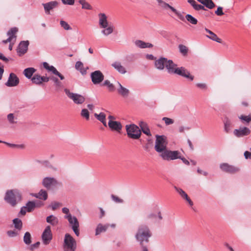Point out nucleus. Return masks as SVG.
I'll list each match as a JSON object with an SVG mask.
<instances>
[{
    "mask_svg": "<svg viewBox=\"0 0 251 251\" xmlns=\"http://www.w3.org/2000/svg\"><path fill=\"white\" fill-rule=\"evenodd\" d=\"M152 236V233L149 226L145 224L140 225L135 235L136 240L139 242L141 246L149 242V238Z\"/></svg>",
    "mask_w": 251,
    "mask_h": 251,
    "instance_id": "nucleus-1",
    "label": "nucleus"
},
{
    "mask_svg": "<svg viewBox=\"0 0 251 251\" xmlns=\"http://www.w3.org/2000/svg\"><path fill=\"white\" fill-rule=\"evenodd\" d=\"M22 195L18 189L7 190L4 197V201L11 206H15L22 201Z\"/></svg>",
    "mask_w": 251,
    "mask_h": 251,
    "instance_id": "nucleus-2",
    "label": "nucleus"
},
{
    "mask_svg": "<svg viewBox=\"0 0 251 251\" xmlns=\"http://www.w3.org/2000/svg\"><path fill=\"white\" fill-rule=\"evenodd\" d=\"M167 141L164 135H156L154 149L158 153H161L167 149Z\"/></svg>",
    "mask_w": 251,
    "mask_h": 251,
    "instance_id": "nucleus-3",
    "label": "nucleus"
},
{
    "mask_svg": "<svg viewBox=\"0 0 251 251\" xmlns=\"http://www.w3.org/2000/svg\"><path fill=\"white\" fill-rule=\"evenodd\" d=\"M181 153L178 151H171L166 149L160 153L159 156L165 161H170L180 158Z\"/></svg>",
    "mask_w": 251,
    "mask_h": 251,
    "instance_id": "nucleus-4",
    "label": "nucleus"
},
{
    "mask_svg": "<svg viewBox=\"0 0 251 251\" xmlns=\"http://www.w3.org/2000/svg\"><path fill=\"white\" fill-rule=\"evenodd\" d=\"M126 130L127 136L133 139H139L141 134V132L139 127L134 124L126 125Z\"/></svg>",
    "mask_w": 251,
    "mask_h": 251,
    "instance_id": "nucleus-5",
    "label": "nucleus"
},
{
    "mask_svg": "<svg viewBox=\"0 0 251 251\" xmlns=\"http://www.w3.org/2000/svg\"><path fill=\"white\" fill-rule=\"evenodd\" d=\"M64 242V248L66 251H75L76 249V241L69 233L65 235Z\"/></svg>",
    "mask_w": 251,
    "mask_h": 251,
    "instance_id": "nucleus-6",
    "label": "nucleus"
},
{
    "mask_svg": "<svg viewBox=\"0 0 251 251\" xmlns=\"http://www.w3.org/2000/svg\"><path fill=\"white\" fill-rule=\"evenodd\" d=\"M64 218L68 220L73 231L77 236H78L79 235V224L76 217L72 215H65Z\"/></svg>",
    "mask_w": 251,
    "mask_h": 251,
    "instance_id": "nucleus-7",
    "label": "nucleus"
},
{
    "mask_svg": "<svg viewBox=\"0 0 251 251\" xmlns=\"http://www.w3.org/2000/svg\"><path fill=\"white\" fill-rule=\"evenodd\" d=\"M64 92L68 98L72 100L75 104H81L85 101V98L81 95L71 92L68 89H65Z\"/></svg>",
    "mask_w": 251,
    "mask_h": 251,
    "instance_id": "nucleus-8",
    "label": "nucleus"
},
{
    "mask_svg": "<svg viewBox=\"0 0 251 251\" xmlns=\"http://www.w3.org/2000/svg\"><path fill=\"white\" fill-rule=\"evenodd\" d=\"M92 82L95 85L100 83L104 80V75L99 70L95 71L91 74Z\"/></svg>",
    "mask_w": 251,
    "mask_h": 251,
    "instance_id": "nucleus-9",
    "label": "nucleus"
},
{
    "mask_svg": "<svg viewBox=\"0 0 251 251\" xmlns=\"http://www.w3.org/2000/svg\"><path fill=\"white\" fill-rule=\"evenodd\" d=\"M43 185L47 189H50L58 184V182L54 177H46L43 179Z\"/></svg>",
    "mask_w": 251,
    "mask_h": 251,
    "instance_id": "nucleus-10",
    "label": "nucleus"
},
{
    "mask_svg": "<svg viewBox=\"0 0 251 251\" xmlns=\"http://www.w3.org/2000/svg\"><path fill=\"white\" fill-rule=\"evenodd\" d=\"M42 239L45 245H48L50 243L52 239V233L50 226H48L45 227L42 235Z\"/></svg>",
    "mask_w": 251,
    "mask_h": 251,
    "instance_id": "nucleus-11",
    "label": "nucleus"
},
{
    "mask_svg": "<svg viewBox=\"0 0 251 251\" xmlns=\"http://www.w3.org/2000/svg\"><path fill=\"white\" fill-rule=\"evenodd\" d=\"M59 2L56 0L50 1L46 3H42L45 13L47 15H50V11L58 6Z\"/></svg>",
    "mask_w": 251,
    "mask_h": 251,
    "instance_id": "nucleus-12",
    "label": "nucleus"
},
{
    "mask_svg": "<svg viewBox=\"0 0 251 251\" xmlns=\"http://www.w3.org/2000/svg\"><path fill=\"white\" fill-rule=\"evenodd\" d=\"M220 169L226 173L233 174L240 171L239 168L231 165L226 163H223L220 165Z\"/></svg>",
    "mask_w": 251,
    "mask_h": 251,
    "instance_id": "nucleus-13",
    "label": "nucleus"
},
{
    "mask_svg": "<svg viewBox=\"0 0 251 251\" xmlns=\"http://www.w3.org/2000/svg\"><path fill=\"white\" fill-rule=\"evenodd\" d=\"M251 133V130L247 127H240L233 131L234 135L237 137H242L248 136Z\"/></svg>",
    "mask_w": 251,
    "mask_h": 251,
    "instance_id": "nucleus-14",
    "label": "nucleus"
},
{
    "mask_svg": "<svg viewBox=\"0 0 251 251\" xmlns=\"http://www.w3.org/2000/svg\"><path fill=\"white\" fill-rule=\"evenodd\" d=\"M19 79L14 73H10L5 85L8 87H15L19 83Z\"/></svg>",
    "mask_w": 251,
    "mask_h": 251,
    "instance_id": "nucleus-15",
    "label": "nucleus"
},
{
    "mask_svg": "<svg viewBox=\"0 0 251 251\" xmlns=\"http://www.w3.org/2000/svg\"><path fill=\"white\" fill-rule=\"evenodd\" d=\"M175 74H177L181 76L188 78L191 80L194 79V76L191 75L189 72L183 67H177L176 69H175Z\"/></svg>",
    "mask_w": 251,
    "mask_h": 251,
    "instance_id": "nucleus-16",
    "label": "nucleus"
},
{
    "mask_svg": "<svg viewBox=\"0 0 251 251\" xmlns=\"http://www.w3.org/2000/svg\"><path fill=\"white\" fill-rule=\"evenodd\" d=\"M18 28L14 27L11 28L8 32H7V35L8 36V38L5 40H3L2 42L4 44H6L8 42H12L13 40H14V42L16 41V36L15 34L18 32Z\"/></svg>",
    "mask_w": 251,
    "mask_h": 251,
    "instance_id": "nucleus-17",
    "label": "nucleus"
},
{
    "mask_svg": "<svg viewBox=\"0 0 251 251\" xmlns=\"http://www.w3.org/2000/svg\"><path fill=\"white\" fill-rule=\"evenodd\" d=\"M108 126L111 130L121 133L122 129V125L120 122L109 121Z\"/></svg>",
    "mask_w": 251,
    "mask_h": 251,
    "instance_id": "nucleus-18",
    "label": "nucleus"
},
{
    "mask_svg": "<svg viewBox=\"0 0 251 251\" xmlns=\"http://www.w3.org/2000/svg\"><path fill=\"white\" fill-rule=\"evenodd\" d=\"M145 219L147 221H160L162 219V216L160 211H159L157 215L151 212L146 215Z\"/></svg>",
    "mask_w": 251,
    "mask_h": 251,
    "instance_id": "nucleus-19",
    "label": "nucleus"
},
{
    "mask_svg": "<svg viewBox=\"0 0 251 251\" xmlns=\"http://www.w3.org/2000/svg\"><path fill=\"white\" fill-rule=\"evenodd\" d=\"M28 45L29 42L28 41H23L20 42L17 49V52L20 55L24 54L26 52Z\"/></svg>",
    "mask_w": 251,
    "mask_h": 251,
    "instance_id": "nucleus-20",
    "label": "nucleus"
},
{
    "mask_svg": "<svg viewBox=\"0 0 251 251\" xmlns=\"http://www.w3.org/2000/svg\"><path fill=\"white\" fill-rule=\"evenodd\" d=\"M98 17L99 24L100 27H106L109 24L106 15L104 13H100L99 14Z\"/></svg>",
    "mask_w": 251,
    "mask_h": 251,
    "instance_id": "nucleus-21",
    "label": "nucleus"
},
{
    "mask_svg": "<svg viewBox=\"0 0 251 251\" xmlns=\"http://www.w3.org/2000/svg\"><path fill=\"white\" fill-rule=\"evenodd\" d=\"M177 65L173 62L172 60L167 61L165 67L169 74H175V69H177Z\"/></svg>",
    "mask_w": 251,
    "mask_h": 251,
    "instance_id": "nucleus-22",
    "label": "nucleus"
},
{
    "mask_svg": "<svg viewBox=\"0 0 251 251\" xmlns=\"http://www.w3.org/2000/svg\"><path fill=\"white\" fill-rule=\"evenodd\" d=\"M174 189L182 198L186 200L190 205L192 206L193 205V201L188 197L187 194L182 189L178 188L176 186H174Z\"/></svg>",
    "mask_w": 251,
    "mask_h": 251,
    "instance_id": "nucleus-23",
    "label": "nucleus"
},
{
    "mask_svg": "<svg viewBox=\"0 0 251 251\" xmlns=\"http://www.w3.org/2000/svg\"><path fill=\"white\" fill-rule=\"evenodd\" d=\"M117 84L119 86V88L117 89V92L119 93V94H120L123 97H127L130 93L129 90L128 89L123 86L118 81Z\"/></svg>",
    "mask_w": 251,
    "mask_h": 251,
    "instance_id": "nucleus-24",
    "label": "nucleus"
},
{
    "mask_svg": "<svg viewBox=\"0 0 251 251\" xmlns=\"http://www.w3.org/2000/svg\"><path fill=\"white\" fill-rule=\"evenodd\" d=\"M167 61V58L165 57H160L155 61L154 63L155 67L160 70H163L166 66Z\"/></svg>",
    "mask_w": 251,
    "mask_h": 251,
    "instance_id": "nucleus-25",
    "label": "nucleus"
},
{
    "mask_svg": "<svg viewBox=\"0 0 251 251\" xmlns=\"http://www.w3.org/2000/svg\"><path fill=\"white\" fill-rule=\"evenodd\" d=\"M46 222L53 226H57L59 224V219L54 215H50L47 217Z\"/></svg>",
    "mask_w": 251,
    "mask_h": 251,
    "instance_id": "nucleus-26",
    "label": "nucleus"
},
{
    "mask_svg": "<svg viewBox=\"0 0 251 251\" xmlns=\"http://www.w3.org/2000/svg\"><path fill=\"white\" fill-rule=\"evenodd\" d=\"M111 66L116 70L119 73L122 74L126 73V68L122 65L120 62L116 61L112 63Z\"/></svg>",
    "mask_w": 251,
    "mask_h": 251,
    "instance_id": "nucleus-27",
    "label": "nucleus"
},
{
    "mask_svg": "<svg viewBox=\"0 0 251 251\" xmlns=\"http://www.w3.org/2000/svg\"><path fill=\"white\" fill-rule=\"evenodd\" d=\"M135 45L141 49L150 48L153 47V45L149 43H146L142 40H137L135 41Z\"/></svg>",
    "mask_w": 251,
    "mask_h": 251,
    "instance_id": "nucleus-28",
    "label": "nucleus"
},
{
    "mask_svg": "<svg viewBox=\"0 0 251 251\" xmlns=\"http://www.w3.org/2000/svg\"><path fill=\"white\" fill-rule=\"evenodd\" d=\"M101 28H102L101 33L104 36H107L113 32L114 26L112 25H108L106 27H101Z\"/></svg>",
    "mask_w": 251,
    "mask_h": 251,
    "instance_id": "nucleus-29",
    "label": "nucleus"
},
{
    "mask_svg": "<svg viewBox=\"0 0 251 251\" xmlns=\"http://www.w3.org/2000/svg\"><path fill=\"white\" fill-rule=\"evenodd\" d=\"M75 68L80 72L82 75H85L87 73V70L88 69V67L84 68L83 63L79 61L76 62L75 65Z\"/></svg>",
    "mask_w": 251,
    "mask_h": 251,
    "instance_id": "nucleus-30",
    "label": "nucleus"
},
{
    "mask_svg": "<svg viewBox=\"0 0 251 251\" xmlns=\"http://www.w3.org/2000/svg\"><path fill=\"white\" fill-rule=\"evenodd\" d=\"M205 30L207 33L209 34V35H206L207 38L218 43H220L222 42V40L219 38L214 33L208 29L207 28H205Z\"/></svg>",
    "mask_w": 251,
    "mask_h": 251,
    "instance_id": "nucleus-31",
    "label": "nucleus"
},
{
    "mask_svg": "<svg viewBox=\"0 0 251 251\" xmlns=\"http://www.w3.org/2000/svg\"><path fill=\"white\" fill-rule=\"evenodd\" d=\"M94 116L98 120L101 122L104 126H107L106 115L104 113L100 112V114L95 113Z\"/></svg>",
    "mask_w": 251,
    "mask_h": 251,
    "instance_id": "nucleus-32",
    "label": "nucleus"
},
{
    "mask_svg": "<svg viewBox=\"0 0 251 251\" xmlns=\"http://www.w3.org/2000/svg\"><path fill=\"white\" fill-rule=\"evenodd\" d=\"M140 126L141 127L142 132L149 136H151V134L150 132V130L148 126V125L144 122H141L139 124Z\"/></svg>",
    "mask_w": 251,
    "mask_h": 251,
    "instance_id": "nucleus-33",
    "label": "nucleus"
},
{
    "mask_svg": "<svg viewBox=\"0 0 251 251\" xmlns=\"http://www.w3.org/2000/svg\"><path fill=\"white\" fill-rule=\"evenodd\" d=\"M36 69L33 68H27L25 69L23 72L25 76L28 79H31L33 74L35 72Z\"/></svg>",
    "mask_w": 251,
    "mask_h": 251,
    "instance_id": "nucleus-34",
    "label": "nucleus"
},
{
    "mask_svg": "<svg viewBox=\"0 0 251 251\" xmlns=\"http://www.w3.org/2000/svg\"><path fill=\"white\" fill-rule=\"evenodd\" d=\"M109 227V225H102L99 224L96 229V235H99L102 232H105Z\"/></svg>",
    "mask_w": 251,
    "mask_h": 251,
    "instance_id": "nucleus-35",
    "label": "nucleus"
},
{
    "mask_svg": "<svg viewBox=\"0 0 251 251\" xmlns=\"http://www.w3.org/2000/svg\"><path fill=\"white\" fill-rule=\"evenodd\" d=\"M34 196L37 198H38L43 200H46L48 198V194L46 191L41 189L39 193L35 194Z\"/></svg>",
    "mask_w": 251,
    "mask_h": 251,
    "instance_id": "nucleus-36",
    "label": "nucleus"
},
{
    "mask_svg": "<svg viewBox=\"0 0 251 251\" xmlns=\"http://www.w3.org/2000/svg\"><path fill=\"white\" fill-rule=\"evenodd\" d=\"M43 66L45 69L49 72H51L54 75H55L58 72V71L54 66H50L49 64L46 62L43 63Z\"/></svg>",
    "mask_w": 251,
    "mask_h": 251,
    "instance_id": "nucleus-37",
    "label": "nucleus"
},
{
    "mask_svg": "<svg viewBox=\"0 0 251 251\" xmlns=\"http://www.w3.org/2000/svg\"><path fill=\"white\" fill-rule=\"evenodd\" d=\"M201 3L209 9H212L215 6V4L212 0H201Z\"/></svg>",
    "mask_w": 251,
    "mask_h": 251,
    "instance_id": "nucleus-38",
    "label": "nucleus"
},
{
    "mask_svg": "<svg viewBox=\"0 0 251 251\" xmlns=\"http://www.w3.org/2000/svg\"><path fill=\"white\" fill-rule=\"evenodd\" d=\"M78 2L82 5V8L87 10L92 9V6L85 0H79Z\"/></svg>",
    "mask_w": 251,
    "mask_h": 251,
    "instance_id": "nucleus-39",
    "label": "nucleus"
},
{
    "mask_svg": "<svg viewBox=\"0 0 251 251\" xmlns=\"http://www.w3.org/2000/svg\"><path fill=\"white\" fill-rule=\"evenodd\" d=\"M224 130L226 133H228L231 130V122L228 119H226L224 121Z\"/></svg>",
    "mask_w": 251,
    "mask_h": 251,
    "instance_id": "nucleus-40",
    "label": "nucleus"
},
{
    "mask_svg": "<svg viewBox=\"0 0 251 251\" xmlns=\"http://www.w3.org/2000/svg\"><path fill=\"white\" fill-rule=\"evenodd\" d=\"M157 1L159 5L164 9H166L167 8H169L173 11V9L175 8L172 6L170 5L168 3H167L166 2L162 1V0H157Z\"/></svg>",
    "mask_w": 251,
    "mask_h": 251,
    "instance_id": "nucleus-41",
    "label": "nucleus"
},
{
    "mask_svg": "<svg viewBox=\"0 0 251 251\" xmlns=\"http://www.w3.org/2000/svg\"><path fill=\"white\" fill-rule=\"evenodd\" d=\"M13 223L14 227L19 230H21L22 228L23 223L22 220L18 218H15L13 220Z\"/></svg>",
    "mask_w": 251,
    "mask_h": 251,
    "instance_id": "nucleus-42",
    "label": "nucleus"
},
{
    "mask_svg": "<svg viewBox=\"0 0 251 251\" xmlns=\"http://www.w3.org/2000/svg\"><path fill=\"white\" fill-rule=\"evenodd\" d=\"M41 76L39 75H35L31 78V81L33 83H34L36 85H40L42 84L41 83Z\"/></svg>",
    "mask_w": 251,
    "mask_h": 251,
    "instance_id": "nucleus-43",
    "label": "nucleus"
},
{
    "mask_svg": "<svg viewBox=\"0 0 251 251\" xmlns=\"http://www.w3.org/2000/svg\"><path fill=\"white\" fill-rule=\"evenodd\" d=\"M185 18L188 22L193 25H196L198 23V20L190 14H187Z\"/></svg>",
    "mask_w": 251,
    "mask_h": 251,
    "instance_id": "nucleus-44",
    "label": "nucleus"
},
{
    "mask_svg": "<svg viewBox=\"0 0 251 251\" xmlns=\"http://www.w3.org/2000/svg\"><path fill=\"white\" fill-rule=\"evenodd\" d=\"M25 207L27 209V211L28 212H30L35 208V204L33 201H29L26 204V206H25Z\"/></svg>",
    "mask_w": 251,
    "mask_h": 251,
    "instance_id": "nucleus-45",
    "label": "nucleus"
},
{
    "mask_svg": "<svg viewBox=\"0 0 251 251\" xmlns=\"http://www.w3.org/2000/svg\"><path fill=\"white\" fill-rule=\"evenodd\" d=\"M80 115L82 117L85 118L87 121L90 119L89 112L87 109H82L81 111Z\"/></svg>",
    "mask_w": 251,
    "mask_h": 251,
    "instance_id": "nucleus-46",
    "label": "nucleus"
},
{
    "mask_svg": "<svg viewBox=\"0 0 251 251\" xmlns=\"http://www.w3.org/2000/svg\"><path fill=\"white\" fill-rule=\"evenodd\" d=\"M24 242L25 244L29 245L31 243V235L29 232H26L24 236Z\"/></svg>",
    "mask_w": 251,
    "mask_h": 251,
    "instance_id": "nucleus-47",
    "label": "nucleus"
},
{
    "mask_svg": "<svg viewBox=\"0 0 251 251\" xmlns=\"http://www.w3.org/2000/svg\"><path fill=\"white\" fill-rule=\"evenodd\" d=\"M60 25L61 26L66 30H70L72 29L70 25L65 21L61 20L60 21Z\"/></svg>",
    "mask_w": 251,
    "mask_h": 251,
    "instance_id": "nucleus-48",
    "label": "nucleus"
},
{
    "mask_svg": "<svg viewBox=\"0 0 251 251\" xmlns=\"http://www.w3.org/2000/svg\"><path fill=\"white\" fill-rule=\"evenodd\" d=\"M103 85L106 86L108 88L109 90L110 91H113L115 90V87L113 84L110 83V82L108 80H105L104 81Z\"/></svg>",
    "mask_w": 251,
    "mask_h": 251,
    "instance_id": "nucleus-49",
    "label": "nucleus"
},
{
    "mask_svg": "<svg viewBox=\"0 0 251 251\" xmlns=\"http://www.w3.org/2000/svg\"><path fill=\"white\" fill-rule=\"evenodd\" d=\"M239 118L243 122H245L247 123H249L251 122V115L248 116L241 115L239 117Z\"/></svg>",
    "mask_w": 251,
    "mask_h": 251,
    "instance_id": "nucleus-50",
    "label": "nucleus"
},
{
    "mask_svg": "<svg viewBox=\"0 0 251 251\" xmlns=\"http://www.w3.org/2000/svg\"><path fill=\"white\" fill-rule=\"evenodd\" d=\"M50 79L53 81L56 87H60L61 86V82L57 77L52 76L50 77Z\"/></svg>",
    "mask_w": 251,
    "mask_h": 251,
    "instance_id": "nucleus-51",
    "label": "nucleus"
},
{
    "mask_svg": "<svg viewBox=\"0 0 251 251\" xmlns=\"http://www.w3.org/2000/svg\"><path fill=\"white\" fill-rule=\"evenodd\" d=\"M7 119L10 124H15L17 123V119L14 116L13 114L10 113L7 115Z\"/></svg>",
    "mask_w": 251,
    "mask_h": 251,
    "instance_id": "nucleus-52",
    "label": "nucleus"
},
{
    "mask_svg": "<svg viewBox=\"0 0 251 251\" xmlns=\"http://www.w3.org/2000/svg\"><path fill=\"white\" fill-rule=\"evenodd\" d=\"M111 198L112 201H113L116 203H121L124 202V200L123 199H120L117 196H115L113 194L111 195Z\"/></svg>",
    "mask_w": 251,
    "mask_h": 251,
    "instance_id": "nucleus-53",
    "label": "nucleus"
},
{
    "mask_svg": "<svg viewBox=\"0 0 251 251\" xmlns=\"http://www.w3.org/2000/svg\"><path fill=\"white\" fill-rule=\"evenodd\" d=\"M61 205V203L59 202H53L49 205V207H50L52 210H55Z\"/></svg>",
    "mask_w": 251,
    "mask_h": 251,
    "instance_id": "nucleus-54",
    "label": "nucleus"
},
{
    "mask_svg": "<svg viewBox=\"0 0 251 251\" xmlns=\"http://www.w3.org/2000/svg\"><path fill=\"white\" fill-rule=\"evenodd\" d=\"M179 50L180 52L182 53L183 55H186L188 52V49L187 47L183 45H179Z\"/></svg>",
    "mask_w": 251,
    "mask_h": 251,
    "instance_id": "nucleus-55",
    "label": "nucleus"
},
{
    "mask_svg": "<svg viewBox=\"0 0 251 251\" xmlns=\"http://www.w3.org/2000/svg\"><path fill=\"white\" fill-rule=\"evenodd\" d=\"M162 120L165 122L167 126L172 125L174 123V120L168 117H163L162 118Z\"/></svg>",
    "mask_w": 251,
    "mask_h": 251,
    "instance_id": "nucleus-56",
    "label": "nucleus"
},
{
    "mask_svg": "<svg viewBox=\"0 0 251 251\" xmlns=\"http://www.w3.org/2000/svg\"><path fill=\"white\" fill-rule=\"evenodd\" d=\"M191 127L187 126H180L178 127V132L179 133H184L185 131L189 130Z\"/></svg>",
    "mask_w": 251,
    "mask_h": 251,
    "instance_id": "nucleus-57",
    "label": "nucleus"
},
{
    "mask_svg": "<svg viewBox=\"0 0 251 251\" xmlns=\"http://www.w3.org/2000/svg\"><path fill=\"white\" fill-rule=\"evenodd\" d=\"M3 143L7 144L8 146H9V147H10L11 148H20V149L24 148V145H22V144H21V145L13 144L8 143L5 142H3Z\"/></svg>",
    "mask_w": 251,
    "mask_h": 251,
    "instance_id": "nucleus-58",
    "label": "nucleus"
},
{
    "mask_svg": "<svg viewBox=\"0 0 251 251\" xmlns=\"http://www.w3.org/2000/svg\"><path fill=\"white\" fill-rule=\"evenodd\" d=\"M173 12L177 16L180 20L183 21H184L185 18L184 16L179 12L177 11L175 8L173 9Z\"/></svg>",
    "mask_w": 251,
    "mask_h": 251,
    "instance_id": "nucleus-59",
    "label": "nucleus"
},
{
    "mask_svg": "<svg viewBox=\"0 0 251 251\" xmlns=\"http://www.w3.org/2000/svg\"><path fill=\"white\" fill-rule=\"evenodd\" d=\"M64 4L73 5L75 3V0H61Z\"/></svg>",
    "mask_w": 251,
    "mask_h": 251,
    "instance_id": "nucleus-60",
    "label": "nucleus"
},
{
    "mask_svg": "<svg viewBox=\"0 0 251 251\" xmlns=\"http://www.w3.org/2000/svg\"><path fill=\"white\" fill-rule=\"evenodd\" d=\"M196 86L202 89V90H206L207 88V85L205 83H198L196 84Z\"/></svg>",
    "mask_w": 251,
    "mask_h": 251,
    "instance_id": "nucleus-61",
    "label": "nucleus"
},
{
    "mask_svg": "<svg viewBox=\"0 0 251 251\" xmlns=\"http://www.w3.org/2000/svg\"><path fill=\"white\" fill-rule=\"evenodd\" d=\"M215 14L218 16H222L224 15L223 8L222 7H218L217 10L215 11Z\"/></svg>",
    "mask_w": 251,
    "mask_h": 251,
    "instance_id": "nucleus-62",
    "label": "nucleus"
},
{
    "mask_svg": "<svg viewBox=\"0 0 251 251\" xmlns=\"http://www.w3.org/2000/svg\"><path fill=\"white\" fill-rule=\"evenodd\" d=\"M40 244V243L39 242H37L35 244L31 245L29 248L30 250L31 251H33L35 249L38 248Z\"/></svg>",
    "mask_w": 251,
    "mask_h": 251,
    "instance_id": "nucleus-63",
    "label": "nucleus"
},
{
    "mask_svg": "<svg viewBox=\"0 0 251 251\" xmlns=\"http://www.w3.org/2000/svg\"><path fill=\"white\" fill-rule=\"evenodd\" d=\"M7 233V235L11 237H15L17 235V232L12 230L8 231Z\"/></svg>",
    "mask_w": 251,
    "mask_h": 251,
    "instance_id": "nucleus-64",
    "label": "nucleus"
}]
</instances>
